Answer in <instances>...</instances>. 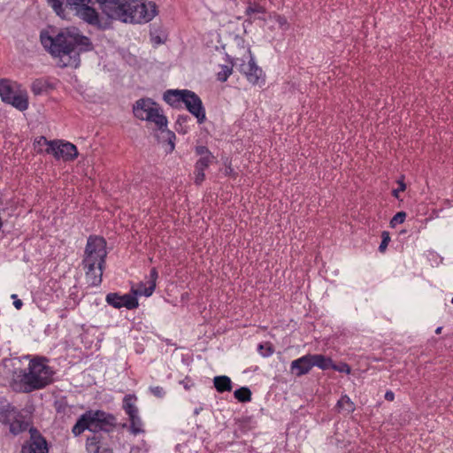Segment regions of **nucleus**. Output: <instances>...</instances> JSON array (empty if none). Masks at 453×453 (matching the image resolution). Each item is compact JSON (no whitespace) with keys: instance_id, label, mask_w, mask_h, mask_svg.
<instances>
[{"instance_id":"obj_5","label":"nucleus","mask_w":453,"mask_h":453,"mask_svg":"<svg viewBox=\"0 0 453 453\" xmlns=\"http://www.w3.org/2000/svg\"><path fill=\"white\" fill-rule=\"evenodd\" d=\"M157 6L149 0H129L127 5L125 23L145 24L157 15Z\"/></svg>"},{"instance_id":"obj_10","label":"nucleus","mask_w":453,"mask_h":453,"mask_svg":"<svg viewBox=\"0 0 453 453\" xmlns=\"http://www.w3.org/2000/svg\"><path fill=\"white\" fill-rule=\"evenodd\" d=\"M29 439L22 445L21 453H49L46 439L35 426H30Z\"/></svg>"},{"instance_id":"obj_38","label":"nucleus","mask_w":453,"mask_h":453,"mask_svg":"<svg viewBox=\"0 0 453 453\" xmlns=\"http://www.w3.org/2000/svg\"><path fill=\"white\" fill-rule=\"evenodd\" d=\"M389 242H390L389 233L388 231H383L381 233V242L379 246V251L381 253L385 252Z\"/></svg>"},{"instance_id":"obj_21","label":"nucleus","mask_w":453,"mask_h":453,"mask_svg":"<svg viewBox=\"0 0 453 453\" xmlns=\"http://www.w3.org/2000/svg\"><path fill=\"white\" fill-rule=\"evenodd\" d=\"M144 120L155 123L157 128L166 127L168 123L166 117L161 113L157 105L150 111L149 115L145 116Z\"/></svg>"},{"instance_id":"obj_34","label":"nucleus","mask_w":453,"mask_h":453,"mask_svg":"<svg viewBox=\"0 0 453 453\" xmlns=\"http://www.w3.org/2000/svg\"><path fill=\"white\" fill-rule=\"evenodd\" d=\"M330 369H333L334 371H337L339 372H343L346 374L350 373V366L345 363V362H340L339 364H334V361L332 362V366Z\"/></svg>"},{"instance_id":"obj_19","label":"nucleus","mask_w":453,"mask_h":453,"mask_svg":"<svg viewBox=\"0 0 453 453\" xmlns=\"http://www.w3.org/2000/svg\"><path fill=\"white\" fill-rule=\"evenodd\" d=\"M157 131L158 133L156 134V136L158 142L166 144L168 147L165 149V152L172 153L175 148V134L173 131L167 129V127L164 128H157Z\"/></svg>"},{"instance_id":"obj_7","label":"nucleus","mask_w":453,"mask_h":453,"mask_svg":"<svg viewBox=\"0 0 453 453\" xmlns=\"http://www.w3.org/2000/svg\"><path fill=\"white\" fill-rule=\"evenodd\" d=\"M195 153L199 156V159L195 164V183L201 185L205 179L204 171L214 161L215 157L204 145H197L195 147Z\"/></svg>"},{"instance_id":"obj_18","label":"nucleus","mask_w":453,"mask_h":453,"mask_svg":"<svg viewBox=\"0 0 453 453\" xmlns=\"http://www.w3.org/2000/svg\"><path fill=\"white\" fill-rule=\"evenodd\" d=\"M312 368L311 354L303 356L292 361L290 369L296 376H302L308 373Z\"/></svg>"},{"instance_id":"obj_40","label":"nucleus","mask_w":453,"mask_h":453,"mask_svg":"<svg viewBox=\"0 0 453 453\" xmlns=\"http://www.w3.org/2000/svg\"><path fill=\"white\" fill-rule=\"evenodd\" d=\"M180 383L183 386V388L186 390H189L195 385L194 382L188 377H186L184 380H180Z\"/></svg>"},{"instance_id":"obj_48","label":"nucleus","mask_w":453,"mask_h":453,"mask_svg":"<svg viewBox=\"0 0 453 453\" xmlns=\"http://www.w3.org/2000/svg\"><path fill=\"white\" fill-rule=\"evenodd\" d=\"M13 306L17 309V310H20L23 306V302L20 300V299H16L13 301Z\"/></svg>"},{"instance_id":"obj_49","label":"nucleus","mask_w":453,"mask_h":453,"mask_svg":"<svg viewBox=\"0 0 453 453\" xmlns=\"http://www.w3.org/2000/svg\"><path fill=\"white\" fill-rule=\"evenodd\" d=\"M205 411V413H206L207 415H209V416L211 415V411H210V410H208V409H203V408H202V407L195 409V411H194V414H195V415H197L200 411Z\"/></svg>"},{"instance_id":"obj_6","label":"nucleus","mask_w":453,"mask_h":453,"mask_svg":"<svg viewBox=\"0 0 453 453\" xmlns=\"http://www.w3.org/2000/svg\"><path fill=\"white\" fill-rule=\"evenodd\" d=\"M34 407L26 406L18 409L12 403L0 406V423L2 425H32Z\"/></svg>"},{"instance_id":"obj_51","label":"nucleus","mask_w":453,"mask_h":453,"mask_svg":"<svg viewBox=\"0 0 453 453\" xmlns=\"http://www.w3.org/2000/svg\"><path fill=\"white\" fill-rule=\"evenodd\" d=\"M11 298H12V299H13V301H14V300H16V299H19V298H18V296H17L16 294H12V295L11 296Z\"/></svg>"},{"instance_id":"obj_43","label":"nucleus","mask_w":453,"mask_h":453,"mask_svg":"<svg viewBox=\"0 0 453 453\" xmlns=\"http://www.w3.org/2000/svg\"><path fill=\"white\" fill-rule=\"evenodd\" d=\"M150 37H151V42L157 45L162 44L165 42L164 39H162L159 35H156L154 34V32H152V31H150Z\"/></svg>"},{"instance_id":"obj_27","label":"nucleus","mask_w":453,"mask_h":453,"mask_svg":"<svg viewBox=\"0 0 453 453\" xmlns=\"http://www.w3.org/2000/svg\"><path fill=\"white\" fill-rule=\"evenodd\" d=\"M336 409L339 412H345L347 414L355 410V404L347 395H343L336 403Z\"/></svg>"},{"instance_id":"obj_13","label":"nucleus","mask_w":453,"mask_h":453,"mask_svg":"<svg viewBox=\"0 0 453 453\" xmlns=\"http://www.w3.org/2000/svg\"><path fill=\"white\" fill-rule=\"evenodd\" d=\"M105 301L109 305L116 309L125 307L127 310H133L139 305L137 297L131 294L119 295L116 292L108 293Z\"/></svg>"},{"instance_id":"obj_14","label":"nucleus","mask_w":453,"mask_h":453,"mask_svg":"<svg viewBox=\"0 0 453 453\" xmlns=\"http://www.w3.org/2000/svg\"><path fill=\"white\" fill-rule=\"evenodd\" d=\"M138 401L134 394H127L123 397L122 409L128 416L129 425H142L141 418L139 417V409L136 405Z\"/></svg>"},{"instance_id":"obj_1","label":"nucleus","mask_w":453,"mask_h":453,"mask_svg":"<svg viewBox=\"0 0 453 453\" xmlns=\"http://www.w3.org/2000/svg\"><path fill=\"white\" fill-rule=\"evenodd\" d=\"M40 41L45 50L58 58L57 65L61 68H78L81 54L94 50L91 39L76 27L61 28L55 35L42 31Z\"/></svg>"},{"instance_id":"obj_50","label":"nucleus","mask_w":453,"mask_h":453,"mask_svg":"<svg viewBox=\"0 0 453 453\" xmlns=\"http://www.w3.org/2000/svg\"><path fill=\"white\" fill-rule=\"evenodd\" d=\"M441 330H442V326H438L436 329H435V334H439L441 333Z\"/></svg>"},{"instance_id":"obj_9","label":"nucleus","mask_w":453,"mask_h":453,"mask_svg":"<svg viewBox=\"0 0 453 453\" xmlns=\"http://www.w3.org/2000/svg\"><path fill=\"white\" fill-rule=\"evenodd\" d=\"M182 103L190 114L196 118L198 124L206 120L205 108L201 98L194 91L186 89Z\"/></svg>"},{"instance_id":"obj_39","label":"nucleus","mask_w":453,"mask_h":453,"mask_svg":"<svg viewBox=\"0 0 453 453\" xmlns=\"http://www.w3.org/2000/svg\"><path fill=\"white\" fill-rule=\"evenodd\" d=\"M397 183L399 185V188H397L396 189H394L392 191V196L394 197H395V198H399V193L404 191L405 188H406V185H405V183H404L403 179L402 180H398Z\"/></svg>"},{"instance_id":"obj_4","label":"nucleus","mask_w":453,"mask_h":453,"mask_svg":"<svg viewBox=\"0 0 453 453\" xmlns=\"http://www.w3.org/2000/svg\"><path fill=\"white\" fill-rule=\"evenodd\" d=\"M46 361L45 357L34 358L29 362L27 369L19 371L17 378L22 392L30 393L42 389L53 382L55 372L44 363Z\"/></svg>"},{"instance_id":"obj_35","label":"nucleus","mask_w":453,"mask_h":453,"mask_svg":"<svg viewBox=\"0 0 453 453\" xmlns=\"http://www.w3.org/2000/svg\"><path fill=\"white\" fill-rule=\"evenodd\" d=\"M406 212L405 211H398L390 220L389 225L391 227H395L396 225L402 224L404 222L406 219Z\"/></svg>"},{"instance_id":"obj_17","label":"nucleus","mask_w":453,"mask_h":453,"mask_svg":"<svg viewBox=\"0 0 453 453\" xmlns=\"http://www.w3.org/2000/svg\"><path fill=\"white\" fill-rule=\"evenodd\" d=\"M157 104L150 98H141L135 102L133 106L134 115L141 119L144 120L145 116L149 115L150 110H153Z\"/></svg>"},{"instance_id":"obj_23","label":"nucleus","mask_w":453,"mask_h":453,"mask_svg":"<svg viewBox=\"0 0 453 453\" xmlns=\"http://www.w3.org/2000/svg\"><path fill=\"white\" fill-rule=\"evenodd\" d=\"M311 365L321 370H328L332 366V358L322 354H311Z\"/></svg>"},{"instance_id":"obj_22","label":"nucleus","mask_w":453,"mask_h":453,"mask_svg":"<svg viewBox=\"0 0 453 453\" xmlns=\"http://www.w3.org/2000/svg\"><path fill=\"white\" fill-rule=\"evenodd\" d=\"M213 384L219 393L230 392L233 388L232 380L226 375L215 376L213 379Z\"/></svg>"},{"instance_id":"obj_2","label":"nucleus","mask_w":453,"mask_h":453,"mask_svg":"<svg viewBox=\"0 0 453 453\" xmlns=\"http://www.w3.org/2000/svg\"><path fill=\"white\" fill-rule=\"evenodd\" d=\"M49 5L61 19H68L70 13L77 16L86 23L101 29H106L107 23L103 24L99 14L89 4L94 0H47ZM99 4L102 12L110 19H116L125 23L127 15V0H95Z\"/></svg>"},{"instance_id":"obj_8","label":"nucleus","mask_w":453,"mask_h":453,"mask_svg":"<svg viewBox=\"0 0 453 453\" xmlns=\"http://www.w3.org/2000/svg\"><path fill=\"white\" fill-rule=\"evenodd\" d=\"M74 425H117L113 414L102 410H88L80 415Z\"/></svg>"},{"instance_id":"obj_41","label":"nucleus","mask_w":453,"mask_h":453,"mask_svg":"<svg viewBox=\"0 0 453 453\" xmlns=\"http://www.w3.org/2000/svg\"><path fill=\"white\" fill-rule=\"evenodd\" d=\"M275 20L280 27L288 26V20L283 15H277Z\"/></svg>"},{"instance_id":"obj_33","label":"nucleus","mask_w":453,"mask_h":453,"mask_svg":"<svg viewBox=\"0 0 453 453\" xmlns=\"http://www.w3.org/2000/svg\"><path fill=\"white\" fill-rule=\"evenodd\" d=\"M257 350L265 357H270L273 353V348L270 342L258 344Z\"/></svg>"},{"instance_id":"obj_15","label":"nucleus","mask_w":453,"mask_h":453,"mask_svg":"<svg viewBox=\"0 0 453 453\" xmlns=\"http://www.w3.org/2000/svg\"><path fill=\"white\" fill-rule=\"evenodd\" d=\"M150 280L148 281L149 286H146L145 283L140 282L138 284V288L136 289L132 288L131 292L134 296L137 297V296H144L146 297L150 296L155 288H156V282L158 278V273L156 267H152L150 271Z\"/></svg>"},{"instance_id":"obj_52","label":"nucleus","mask_w":453,"mask_h":453,"mask_svg":"<svg viewBox=\"0 0 453 453\" xmlns=\"http://www.w3.org/2000/svg\"><path fill=\"white\" fill-rule=\"evenodd\" d=\"M450 303H453V297L451 298Z\"/></svg>"},{"instance_id":"obj_11","label":"nucleus","mask_w":453,"mask_h":453,"mask_svg":"<svg viewBox=\"0 0 453 453\" xmlns=\"http://www.w3.org/2000/svg\"><path fill=\"white\" fill-rule=\"evenodd\" d=\"M250 59L247 63H242L240 65V72L246 77L247 81L252 85H259L261 83H265V73L260 68L256 61L254 57L251 54V51L249 50Z\"/></svg>"},{"instance_id":"obj_29","label":"nucleus","mask_w":453,"mask_h":453,"mask_svg":"<svg viewBox=\"0 0 453 453\" xmlns=\"http://www.w3.org/2000/svg\"><path fill=\"white\" fill-rule=\"evenodd\" d=\"M234 396L241 403H247L251 400V391L247 387H242L234 392Z\"/></svg>"},{"instance_id":"obj_46","label":"nucleus","mask_w":453,"mask_h":453,"mask_svg":"<svg viewBox=\"0 0 453 453\" xmlns=\"http://www.w3.org/2000/svg\"><path fill=\"white\" fill-rule=\"evenodd\" d=\"M384 398L388 402H392L395 399V393L392 390H388L385 393Z\"/></svg>"},{"instance_id":"obj_31","label":"nucleus","mask_w":453,"mask_h":453,"mask_svg":"<svg viewBox=\"0 0 453 453\" xmlns=\"http://www.w3.org/2000/svg\"><path fill=\"white\" fill-rule=\"evenodd\" d=\"M86 447H87V450L88 453H98V450H99L98 438L96 435H94L91 438H88Z\"/></svg>"},{"instance_id":"obj_26","label":"nucleus","mask_w":453,"mask_h":453,"mask_svg":"<svg viewBox=\"0 0 453 453\" xmlns=\"http://www.w3.org/2000/svg\"><path fill=\"white\" fill-rule=\"evenodd\" d=\"M73 406L69 405H59L57 408V419H61L62 422L71 423L73 422L72 415L75 414Z\"/></svg>"},{"instance_id":"obj_30","label":"nucleus","mask_w":453,"mask_h":453,"mask_svg":"<svg viewBox=\"0 0 453 453\" xmlns=\"http://www.w3.org/2000/svg\"><path fill=\"white\" fill-rule=\"evenodd\" d=\"M57 143V141H48L44 136H40L37 139H35L34 145L35 149L37 150L38 153H42V147L44 145H47V148H50L53 145Z\"/></svg>"},{"instance_id":"obj_32","label":"nucleus","mask_w":453,"mask_h":453,"mask_svg":"<svg viewBox=\"0 0 453 453\" xmlns=\"http://www.w3.org/2000/svg\"><path fill=\"white\" fill-rule=\"evenodd\" d=\"M232 72L233 69L231 66L222 65L221 70L217 73V80L221 82L226 81Z\"/></svg>"},{"instance_id":"obj_3","label":"nucleus","mask_w":453,"mask_h":453,"mask_svg":"<svg viewBox=\"0 0 453 453\" xmlns=\"http://www.w3.org/2000/svg\"><path fill=\"white\" fill-rule=\"evenodd\" d=\"M106 245L102 236L90 235L87 240L81 265L86 280L92 287H98L102 283L107 257Z\"/></svg>"},{"instance_id":"obj_20","label":"nucleus","mask_w":453,"mask_h":453,"mask_svg":"<svg viewBox=\"0 0 453 453\" xmlns=\"http://www.w3.org/2000/svg\"><path fill=\"white\" fill-rule=\"evenodd\" d=\"M186 89H168L163 95V99L173 108H180Z\"/></svg>"},{"instance_id":"obj_36","label":"nucleus","mask_w":453,"mask_h":453,"mask_svg":"<svg viewBox=\"0 0 453 453\" xmlns=\"http://www.w3.org/2000/svg\"><path fill=\"white\" fill-rule=\"evenodd\" d=\"M31 90L35 95H41L45 90V82L42 80H35L32 83Z\"/></svg>"},{"instance_id":"obj_16","label":"nucleus","mask_w":453,"mask_h":453,"mask_svg":"<svg viewBox=\"0 0 453 453\" xmlns=\"http://www.w3.org/2000/svg\"><path fill=\"white\" fill-rule=\"evenodd\" d=\"M265 12L266 9L259 3L249 1L244 12L248 19L244 21V23L251 25L257 19L265 21L266 19L264 17Z\"/></svg>"},{"instance_id":"obj_47","label":"nucleus","mask_w":453,"mask_h":453,"mask_svg":"<svg viewBox=\"0 0 453 453\" xmlns=\"http://www.w3.org/2000/svg\"><path fill=\"white\" fill-rule=\"evenodd\" d=\"M225 175L231 176L234 175V170L231 165H227L225 169Z\"/></svg>"},{"instance_id":"obj_37","label":"nucleus","mask_w":453,"mask_h":453,"mask_svg":"<svg viewBox=\"0 0 453 453\" xmlns=\"http://www.w3.org/2000/svg\"><path fill=\"white\" fill-rule=\"evenodd\" d=\"M149 391L151 395L159 399L164 398L166 394L165 388L161 386H151L149 388Z\"/></svg>"},{"instance_id":"obj_24","label":"nucleus","mask_w":453,"mask_h":453,"mask_svg":"<svg viewBox=\"0 0 453 453\" xmlns=\"http://www.w3.org/2000/svg\"><path fill=\"white\" fill-rule=\"evenodd\" d=\"M15 95L11 81L7 79L0 80V97L5 104Z\"/></svg>"},{"instance_id":"obj_25","label":"nucleus","mask_w":453,"mask_h":453,"mask_svg":"<svg viewBox=\"0 0 453 453\" xmlns=\"http://www.w3.org/2000/svg\"><path fill=\"white\" fill-rule=\"evenodd\" d=\"M7 104L23 111L28 108V98L26 94H15Z\"/></svg>"},{"instance_id":"obj_28","label":"nucleus","mask_w":453,"mask_h":453,"mask_svg":"<svg viewBox=\"0 0 453 453\" xmlns=\"http://www.w3.org/2000/svg\"><path fill=\"white\" fill-rule=\"evenodd\" d=\"M191 121L190 116L187 114L179 115L174 128L179 134H186L189 131L188 122Z\"/></svg>"},{"instance_id":"obj_12","label":"nucleus","mask_w":453,"mask_h":453,"mask_svg":"<svg viewBox=\"0 0 453 453\" xmlns=\"http://www.w3.org/2000/svg\"><path fill=\"white\" fill-rule=\"evenodd\" d=\"M47 154H52L56 159L63 158L65 161H73L78 157L77 147L69 142L57 141V143L45 150Z\"/></svg>"},{"instance_id":"obj_44","label":"nucleus","mask_w":453,"mask_h":453,"mask_svg":"<svg viewBox=\"0 0 453 453\" xmlns=\"http://www.w3.org/2000/svg\"><path fill=\"white\" fill-rule=\"evenodd\" d=\"M128 432L131 434L136 435L137 434L142 433V430L140 428V426H128Z\"/></svg>"},{"instance_id":"obj_45","label":"nucleus","mask_w":453,"mask_h":453,"mask_svg":"<svg viewBox=\"0 0 453 453\" xmlns=\"http://www.w3.org/2000/svg\"><path fill=\"white\" fill-rule=\"evenodd\" d=\"M25 426H11V433L14 435H17L23 432Z\"/></svg>"},{"instance_id":"obj_42","label":"nucleus","mask_w":453,"mask_h":453,"mask_svg":"<svg viewBox=\"0 0 453 453\" xmlns=\"http://www.w3.org/2000/svg\"><path fill=\"white\" fill-rule=\"evenodd\" d=\"M90 426H73V433L75 436L81 435L86 429H89Z\"/></svg>"}]
</instances>
